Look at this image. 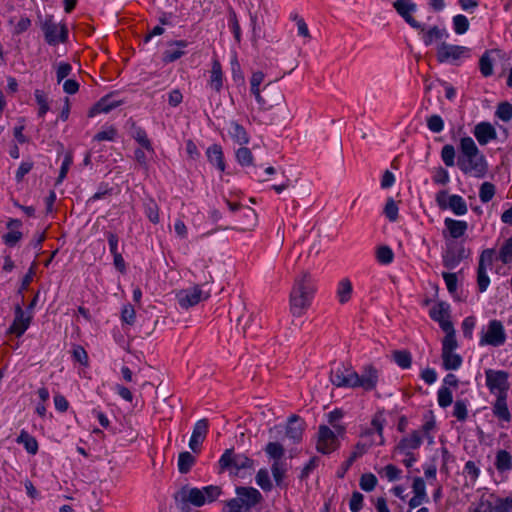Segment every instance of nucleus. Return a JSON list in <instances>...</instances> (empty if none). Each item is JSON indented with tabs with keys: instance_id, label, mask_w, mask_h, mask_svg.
Instances as JSON below:
<instances>
[{
	"instance_id": "nucleus-14",
	"label": "nucleus",
	"mask_w": 512,
	"mask_h": 512,
	"mask_svg": "<svg viewBox=\"0 0 512 512\" xmlns=\"http://www.w3.org/2000/svg\"><path fill=\"white\" fill-rule=\"evenodd\" d=\"M480 512H512V496L501 498L495 494L482 497L478 507Z\"/></svg>"
},
{
	"instance_id": "nucleus-62",
	"label": "nucleus",
	"mask_w": 512,
	"mask_h": 512,
	"mask_svg": "<svg viewBox=\"0 0 512 512\" xmlns=\"http://www.w3.org/2000/svg\"><path fill=\"white\" fill-rule=\"evenodd\" d=\"M384 213L386 215V217L394 222L397 220L398 218V206L396 204V202L392 199V198H389L386 202V205H385V208H384Z\"/></svg>"
},
{
	"instance_id": "nucleus-39",
	"label": "nucleus",
	"mask_w": 512,
	"mask_h": 512,
	"mask_svg": "<svg viewBox=\"0 0 512 512\" xmlns=\"http://www.w3.org/2000/svg\"><path fill=\"white\" fill-rule=\"evenodd\" d=\"M442 358V365L445 370H457L462 365V357L453 352H442L441 353Z\"/></svg>"
},
{
	"instance_id": "nucleus-35",
	"label": "nucleus",
	"mask_w": 512,
	"mask_h": 512,
	"mask_svg": "<svg viewBox=\"0 0 512 512\" xmlns=\"http://www.w3.org/2000/svg\"><path fill=\"white\" fill-rule=\"evenodd\" d=\"M422 32H423L422 39L426 46H430L435 41L442 40V39L448 37V33H447L446 29L439 28L437 26H433V27L429 28L427 31L424 30Z\"/></svg>"
},
{
	"instance_id": "nucleus-41",
	"label": "nucleus",
	"mask_w": 512,
	"mask_h": 512,
	"mask_svg": "<svg viewBox=\"0 0 512 512\" xmlns=\"http://www.w3.org/2000/svg\"><path fill=\"white\" fill-rule=\"evenodd\" d=\"M352 283L349 279L344 278L338 283L337 297L341 304L347 303L352 295Z\"/></svg>"
},
{
	"instance_id": "nucleus-4",
	"label": "nucleus",
	"mask_w": 512,
	"mask_h": 512,
	"mask_svg": "<svg viewBox=\"0 0 512 512\" xmlns=\"http://www.w3.org/2000/svg\"><path fill=\"white\" fill-rule=\"evenodd\" d=\"M263 80L264 74L261 71L254 72L252 74L250 79L251 93L254 95L258 103L259 109L267 111L275 106L280 105L284 100V95L278 89L269 88L268 86H265L263 92H265L266 94H272L274 96L273 101H267V99L264 96H262L260 92V85L263 82Z\"/></svg>"
},
{
	"instance_id": "nucleus-13",
	"label": "nucleus",
	"mask_w": 512,
	"mask_h": 512,
	"mask_svg": "<svg viewBox=\"0 0 512 512\" xmlns=\"http://www.w3.org/2000/svg\"><path fill=\"white\" fill-rule=\"evenodd\" d=\"M439 208L450 209L455 215H465L468 211L467 204L460 195H448L444 190L439 191L435 196Z\"/></svg>"
},
{
	"instance_id": "nucleus-52",
	"label": "nucleus",
	"mask_w": 512,
	"mask_h": 512,
	"mask_svg": "<svg viewBox=\"0 0 512 512\" xmlns=\"http://www.w3.org/2000/svg\"><path fill=\"white\" fill-rule=\"evenodd\" d=\"M455 148L451 144H446L441 150V159L444 164L448 167H452L455 164Z\"/></svg>"
},
{
	"instance_id": "nucleus-42",
	"label": "nucleus",
	"mask_w": 512,
	"mask_h": 512,
	"mask_svg": "<svg viewBox=\"0 0 512 512\" xmlns=\"http://www.w3.org/2000/svg\"><path fill=\"white\" fill-rule=\"evenodd\" d=\"M196 458L188 451L181 452L178 456V470L182 474L188 473L195 464Z\"/></svg>"
},
{
	"instance_id": "nucleus-7",
	"label": "nucleus",
	"mask_w": 512,
	"mask_h": 512,
	"mask_svg": "<svg viewBox=\"0 0 512 512\" xmlns=\"http://www.w3.org/2000/svg\"><path fill=\"white\" fill-rule=\"evenodd\" d=\"M385 424V419L381 413H377L373 416L371 420V425L375 426L378 430L377 433H374V439L371 441H359L353 448L350 456L352 459H358L362 457L367 451L374 445H383L384 437H383V428Z\"/></svg>"
},
{
	"instance_id": "nucleus-30",
	"label": "nucleus",
	"mask_w": 512,
	"mask_h": 512,
	"mask_svg": "<svg viewBox=\"0 0 512 512\" xmlns=\"http://www.w3.org/2000/svg\"><path fill=\"white\" fill-rule=\"evenodd\" d=\"M206 156L208 161L217 167L221 172L225 171V161L222 147L218 144L209 146L206 150Z\"/></svg>"
},
{
	"instance_id": "nucleus-29",
	"label": "nucleus",
	"mask_w": 512,
	"mask_h": 512,
	"mask_svg": "<svg viewBox=\"0 0 512 512\" xmlns=\"http://www.w3.org/2000/svg\"><path fill=\"white\" fill-rule=\"evenodd\" d=\"M169 48L163 53V60L166 63H171L181 58L185 51L183 50L188 46L185 40H176L168 43Z\"/></svg>"
},
{
	"instance_id": "nucleus-31",
	"label": "nucleus",
	"mask_w": 512,
	"mask_h": 512,
	"mask_svg": "<svg viewBox=\"0 0 512 512\" xmlns=\"http://www.w3.org/2000/svg\"><path fill=\"white\" fill-rule=\"evenodd\" d=\"M436 430V420L432 412L427 413L424 416V422L420 429L416 431H421V435L424 439L427 440L428 444L431 445L434 443V432Z\"/></svg>"
},
{
	"instance_id": "nucleus-48",
	"label": "nucleus",
	"mask_w": 512,
	"mask_h": 512,
	"mask_svg": "<svg viewBox=\"0 0 512 512\" xmlns=\"http://www.w3.org/2000/svg\"><path fill=\"white\" fill-rule=\"evenodd\" d=\"M266 454L274 461H280L284 456L285 450L278 442H269L265 447Z\"/></svg>"
},
{
	"instance_id": "nucleus-22",
	"label": "nucleus",
	"mask_w": 512,
	"mask_h": 512,
	"mask_svg": "<svg viewBox=\"0 0 512 512\" xmlns=\"http://www.w3.org/2000/svg\"><path fill=\"white\" fill-rule=\"evenodd\" d=\"M208 428V420L205 418L200 419L195 423L192 435L189 440V447L194 453L200 452L201 445L208 434Z\"/></svg>"
},
{
	"instance_id": "nucleus-63",
	"label": "nucleus",
	"mask_w": 512,
	"mask_h": 512,
	"mask_svg": "<svg viewBox=\"0 0 512 512\" xmlns=\"http://www.w3.org/2000/svg\"><path fill=\"white\" fill-rule=\"evenodd\" d=\"M464 473L472 482H475L480 475V469L474 461H467L464 466Z\"/></svg>"
},
{
	"instance_id": "nucleus-27",
	"label": "nucleus",
	"mask_w": 512,
	"mask_h": 512,
	"mask_svg": "<svg viewBox=\"0 0 512 512\" xmlns=\"http://www.w3.org/2000/svg\"><path fill=\"white\" fill-rule=\"evenodd\" d=\"M305 423L297 415L289 417L286 425V437L293 443H299L302 440Z\"/></svg>"
},
{
	"instance_id": "nucleus-55",
	"label": "nucleus",
	"mask_w": 512,
	"mask_h": 512,
	"mask_svg": "<svg viewBox=\"0 0 512 512\" xmlns=\"http://www.w3.org/2000/svg\"><path fill=\"white\" fill-rule=\"evenodd\" d=\"M376 258L379 263L387 265L394 259V253L388 246H381L377 249Z\"/></svg>"
},
{
	"instance_id": "nucleus-58",
	"label": "nucleus",
	"mask_w": 512,
	"mask_h": 512,
	"mask_svg": "<svg viewBox=\"0 0 512 512\" xmlns=\"http://www.w3.org/2000/svg\"><path fill=\"white\" fill-rule=\"evenodd\" d=\"M479 69L484 77H488L493 74V63L487 53L481 56L479 60Z\"/></svg>"
},
{
	"instance_id": "nucleus-3",
	"label": "nucleus",
	"mask_w": 512,
	"mask_h": 512,
	"mask_svg": "<svg viewBox=\"0 0 512 512\" xmlns=\"http://www.w3.org/2000/svg\"><path fill=\"white\" fill-rule=\"evenodd\" d=\"M221 493V487L217 485H209L203 488L186 485L175 493L174 499L181 504V509H184L188 505L201 507L216 501Z\"/></svg>"
},
{
	"instance_id": "nucleus-18",
	"label": "nucleus",
	"mask_w": 512,
	"mask_h": 512,
	"mask_svg": "<svg viewBox=\"0 0 512 512\" xmlns=\"http://www.w3.org/2000/svg\"><path fill=\"white\" fill-rule=\"evenodd\" d=\"M466 257L465 248L455 241L446 242V250L443 253V265L448 269H454Z\"/></svg>"
},
{
	"instance_id": "nucleus-44",
	"label": "nucleus",
	"mask_w": 512,
	"mask_h": 512,
	"mask_svg": "<svg viewBox=\"0 0 512 512\" xmlns=\"http://www.w3.org/2000/svg\"><path fill=\"white\" fill-rule=\"evenodd\" d=\"M453 30L457 35L465 34L470 27L469 20L465 15L457 14L452 18Z\"/></svg>"
},
{
	"instance_id": "nucleus-64",
	"label": "nucleus",
	"mask_w": 512,
	"mask_h": 512,
	"mask_svg": "<svg viewBox=\"0 0 512 512\" xmlns=\"http://www.w3.org/2000/svg\"><path fill=\"white\" fill-rule=\"evenodd\" d=\"M244 505L238 497L225 502L222 512H243Z\"/></svg>"
},
{
	"instance_id": "nucleus-45",
	"label": "nucleus",
	"mask_w": 512,
	"mask_h": 512,
	"mask_svg": "<svg viewBox=\"0 0 512 512\" xmlns=\"http://www.w3.org/2000/svg\"><path fill=\"white\" fill-rule=\"evenodd\" d=\"M453 416L461 422L468 417V401L465 399L456 400L453 407Z\"/></svg>"
},
{
	"instance_id": "nucleus-46",
	"label": "nucleus",
	"mask_w": 512,
	"mask_h": 512,
	"mask_svg": "<svg viewBox=\"0 0 512 512\" xmlns=\"http://www.w3.org/2000/svg\"><path fill=\"white\" fill-rule=\"evenodd\" d=\"M438 405L441 408H447L453 403V394L449 387L442 386L437 392Z\"/></svg>"
},
{
	"instance_id": "nucleus-12",
	"label": "nucleus",
	"mask_w": 512,
	"mask_h": 512,
	"mask_svg": "<svg viewBox=\"0 0 512 512\" xmlns=\"http://www.w3.org/2000/svg\"><path fill=\"white\" fill-rule=\"evenodd\" d=\"M337 432L327 425H320L318 428L316 449L322 454H330L339 447Z\"/></svg>"
},
{
	"instance_id": "nucleus-34",
	"label": "nucleus",
	"mask_w": 512,
	"mask_h": 512,
	"mask_svg": "<svg viewBox=\"0 0 512 512\" xmlns=\"http://www.w3.org/2000/svg\"><path fill=\"white\" fill-rule=\"evenodd\" d=\"M228 133L240 145H246L249 142V136L245 128L235 121L230 122Z\"/></svg>"
},
{
	"instance_id": "nucleus-17",
	"label": "nucleus",
	"mask_w": 512,
	"mask_h": 512,
	"mask_svg": "<svg viewBox=\"0 0 512 512\" xmlns=\"http://www.w3.org/2000/svg\"><path fill=\"white\" fill-rule=\"evenodd\" d=\"M393 8L412 28L424 31V26L413 17L417 11V4L413 0H394Z\"/></svg>"
},
{
	"instance_id": "nucleus-8",
	"label": "nucleus",
	"mask_w": 512,
	"mask_h": 512,
	"mask_svg": "<svg viewBox=\"0 0 512 512\" xmlns=\"http://www.w3.org/2000/svg\"><path fill=\"white\" fill-rule=\"evenodd\" d=\"M471 50L461 45H453L442 42L437 46L436 57L440 63L458 65L462 59L469 58Z\"/></svg>"
},
{
	"instance_id": "nucleus-50",
	"label": "nucleus",
	"mask_w": 512,
	"mask_h": 512,
	"mask_svg": "<svg viewBox=\"0 0 512 512\" xmlns=\"http://www.w3.org/2000/svg\"><path fill=\"white\" fill-rule=\"evenodd\" d=\"M257 485L264 491H271L273 485L267 469H260L255 477Z\"/></svg>"
},
{
	"instance_id": "nucleus-56",
	"label": "nucleus",
	"mask_w": 512,
	"mask_h": 512,
	"mask_svg": "<svg viewBox=\"0 0 512 512\" xmlns=\"http://www.w3.org/2000/svg\"><path fill=\"white\" fill-rule=\"evenodd\" d=\"M237 162L242 166H248L253 163V155L247 147H241L236 151Z\"/></svg>"
},
{
	"instance_id": "nucleus-59",
	"label": "nucleus",
	"mask_w": 512,
	"mask_h": 512,
	"mask_svg": "<svg viewBox=\"0 0 512 512\" xmlns=\"http://www.w3.org/2000/svg\"><path fill=\"white\" fill-rule=\"evenodd\" d=\"M427 127L433 133H440L444 129V121L439 115H431L427 118Z\"/></svg>"
},
{
	"instance_id": "nucleus-47",
	"label": "nucleus",
	"mask_w": 512,
	"mask_h": 512,
	"mask_svg": "<svg viewBox=\"0 0 512 512\" xmlns=\"http://www.w3.org/2000/svg\"><path fill=\"white\" fill-rule=\"evenodd\" d=\"M393 360L402 369H408L412 363V357L410 352L406 350H398L393 352Z\"/></svg>"
},
{
	"instance_id": "nucleus-26",
	"label": "nucleus",
	"mask_w": 512,
	"mask_h": 512,
	"mask_svg": "<svg viewBox=\"0 0 512 512\" xmlns=\"http://www.w3.org/2000/svg\"><path fill=\"white\" fill-rule=\"evenodd\" d=\"M236 494L246 509L256 506L263 500L262 494L253 487H237Z\"/></svg>"
},
{
	"instance_id": "nucleus-49",
	"label": "nucleus",
	"mask_w": 512,
	"mask_h": 512,
	"mask_svg": "<svg viewBox=\"0 0 512 512\" xmlns=\"http://www.w3.org/2000/svg\"><path fill=\"white\" fill-rule=\"evenodd\" d=\"M496 192L495 185L491 182H483L479 189V198L482 203L492 200Z\"/></svg>"
},
{
	"instance_id": "nucleus-43",
	"label": "nucleus",
	"mask_w": 512,
	"mask_h": 512,
	"mask_svg": "<svg viewBox=\"0 0 512 512\" xmlns=\"http://www.w3.org/2000/svg\"><path fill=\"white\" fill-rule=\"evenodd\" d=\"M343 417V412L339 409H335L328 413L327 420L331 429L335 430L337 434L343 435L345 433V427L340 424V420Z\"/></svg>"
},
{
	"instance_id": "nucleus-60",
	"label": "nucleus",
	"mask_w": 512,
	"mask_h": 512,
	"mask_svg": "<svg viewBox=\"0 0 512 512\" xmlns=\"http://www.w3.org/2000/svg\"><path fill=\"white\" fill-rule=\"evenodd\" d=\"M121 320L128 325H133L135 323L136 312L131 304H126L123 306L121 311Z\"/></svg>"
},
{
	"instance_id": "nucleus-38",
	"label": "nucleus",
	"mask_w": 512,
	"mask_h": 512,
	"mask_svg": "<svg viewBox=\"0 0 512 512\" xmlns=\"http://www.w3.org/2000/svg\"><path fill=\"white\" fill-rule=\"evenodd\" d=\"M376 472L382 479H386L389 482L397 481L402 476V470L394 464L376 468Z\"/></svg>"
},
{
	"instance_id": "nucleus-53",
	"label": "nucleus",
	"mask_w": 512,
	"mask_h": 512,
	"mask_svg": "<svg viewBox=\"0 0 512 512\" xmlns=\"http://www.w3.org/2000/svg\"><path fill=\"white\" fill-rule=\"evenodd\" d=\"M377 482H378V480L374 474L365 473L361 476L359 485L362 490H364L366 492H370L375 489Z\"/></svg>"
},
{
	"instance_id": "nucleus-33",
	"label": "nucleus",
	"mask_w": 512,
	"mask_h": 512,
	"mask_svg": "<svg viewBox=\"0 0 512 512\" xmlns=\"http://www.w3.org/2000/svg\"><path fill=\"white\" fill-rule=\"evenodd\" d=\"M18 444H22L25 450L31 454L35 455L38 452L39 445L36 438L30 435L26 430H21L19 436L16 439Z\"/></svg>"
},
{
	"instance_id": "nucleus-11",
	"label": "nucleus",
	"mask_w": 512,
	"mask_h": 512,
	"mask_svg": "<svg viewBox=\"0 0 512 512\" xmlns=\"http://www.w3.org/2000/svg\"><path fill=\"white\" fill-rule=\"evenodd\" d=\"M379 371L373 365H366L362 368L361 373L356 371L353 374L352 388H361L364 391H372L376 389L379 382Z\"/></svg>"
},
{
	"instance_id": "nucleus-20",
	"label": "nucleus",
	"mask_w": 512,
	"mask_h": 512,
	"mask_svg": "<svg viewBox=\"0 0 512 512\" xmlns=\"http://www.w3.org/2000/svg\"><path fill=\"white\" fill-rule=\"evenodd\" d=\"M423 440L424 438L421 435V431L413 430L400 439L395 447V450L400 454H408L409 452H414L420 448Z\"/></svg>"
},
{
	"instance_id": "nucleus-32",
	"label": "nucleus",
	"mask_w": 512,
	"mask_h": 512,
	"mask_svg": "<svg viewBox=\"0 0 512 512\" xmlns=\"http://www.w3.org/2000/svg\"><path fill=\"white\" fill-rule=\"evenodd\" d=\"M209 86L211 89L219 92L223 87V72L220 62L217 59L212 61L210 71Z\"/></svg>"
},
{
	"instance_id": "nucleus-16",
	"label": "nucleus",
	"mask_w": 512,
	"mask_h": 512,
	"mask_svg": "<svg viewBox=\"0 0 512 512\" xmlns=\"http://www.w3.org/2000/svg\"><path fill=\"white\" fill-rule=\"evenodd\" d=\"M486 385L491 393L502 395L507 394L508 373L502 370L488 369L485 371Z\"/></svg>"
},
{
	"instance_id": "nucleus-10",
	"label": "nucleus",
	"mask_w": 512,
	"mask_h": 512,
	"mask_svg": "<svg viewBox=\"0 0 512 512\" xmlns=\"http://www.w3.org/2000/svg\"><path fill=\"white\" fill-rule=\"evenodd\" d=\"M494 259V249H485L480 254L477 267V287L480 293L485 292L490 285V278L487 274V270L492 267Z\"/></svg>"
},
{
	"instance_id": "nucleus-25",
	"label": "nucleus",
	"mask_w": 512,
	"mask_h": 512,
	"mask_svg": "<svg viewBox=\"0 0 512 512\" xmlns=\"http://www.w3.org/2000/svg\"><path fill=\"white\" fill-rule=\"evenodd\" d=\"M445 230H443V237L448 241V238L458 239L465 235L468 229V223L463 220H455L446 218L444 220Z\"/></svg>"
},
{
	"instance_id": "nucleus-23",
	"label": "nucleus",
	"mask_w": 512,
	"mask_h": 512,
	"mask_svg": "<svg viewBox=\"0 0 512 512\" xmlns=\"http://www.w3.org/2000/svg\"><path fill=\"white\" fill-rule=\"evenodd\" d=\"M472 133L481 146H485L491 141L497 139V131L495 127L487 121H482L476 124Z\"/></svg>"
},
{
	"instance_id": "nucleus-36",
	"label": "nucleus",
	"mask_w": 512,
	"mask_h": 512,
	"mask_svg": "<svg viewBox=\"0 0 512 512\" xmlns=\"http://www.w3.org/2000/svg\"><path fill=\"white\" fill-rule=\"evenodd\" d=\"M507 394L498 395L494 405H493V413L494 415L504 421L510 420V412L506 402Z\"/></svg>"
},
{
	"instance_id": "nucleus-6",
	"label": "nucleus",
	"mask_w": 512,
	"mask_h": 512,
	"mask_svg": "<svg viewBox=\"0 0 512 512\" xmlns=\"http://www.w3.org/2000/svg\"><path fill=\"white\" fill-rule=\"evenodd\" d=\"M506 332L501 321L492 319L488 324L482 327L480 332L479 345L499 347L506 342Z\"/></svg>"
},
{
	"instance_id": "nucleus-54",
	"label": "nucleus",
	"mask_w": 512,
	"mask_h": 512,
	"mask_svg": "<svg viewBox=\"0 0 512 512\" xmlns=\"http://www.w3.org/2000/svg\"><path fill=\"white\" fill-rule=\"evenodd\" d=\"M499 259L504 264L512 262V237L508 238L499 250Z\"/></svg>"
},
{
	"instance_id": "nucleus-28",
	"label": "nucleus",
	"mask_w": 512,
	"mask_h": 512,
	"mask_svg": "<svg viewBox=\"0 0 512 512\" xmlns=\"http://www.w3.org/2000/svg\"><path fill=\"white\" fill-rule=\"evenodd\" d=\"M9 231L2 236L5 245L14 247L22 238V222L19 219L10 218L6 224Z\"/></svg>"
},
{
	"instance_id": "nucleus-51",
	"label": "nucleus",
	"mask_w": 512,
	"mask_h": 512,
	"mask_svg": "<svg viewBox=\"0 0 512 512\" xmlns=\"http://www.w3.org/2000/svg\"><path fill=\"white\" fill-rule=\"evenodd\" d=\"M495 115L503 122H509L512 119V104L509 102L499 103Z\"/></svg>"
},
{
	"instance_id": "nucleus-57",
	"label": "nucleus",
	"mask_w": 512,
	"mask_h": 512,
	"mask_svg": "<svg viewBox=\"0 0 512 512\" xmlns=\"http://www.w3.org/2000/svg\"><path fill=\"white\" fill-rule=\"evenodd\" d=\"M273 478L277 485H280L285 477L286 468L281 461H274L271 466Z\"/></svg>"
},
{
	"instance_id": "nucleus-2",
	"label": "nucleus",
	"mask_w": 512,
	"mask_h": 512,
	"mask_svg": "<svg viewBox=\"0 0 512 512\" xmlns=\"http://www.w3.org/2000/svg\"><path fill=\"white\" fill-rule=\"evenodd\" d=\"M316 292L317 283L314 277L307 271L298 274L289 295L291 314L295 317L304 315L310 308Z\"/></svg>"
},
{
	"instance_id": "nucleus-9",
	"label": "nucleus",
	"mask_w": 512,
	"mask_h": 512,
	"mask_svg": "<svg viewBox=\"0 0 512 512\" xmlns=\"http://www.w3.org/2000/svg\"><path fill=\"white\" fill-rule=\"evenodd\" d=\"M41 29L44 33L45 41L56 46L66 42L68 38V30L64 24L57 23L52 16L46 17L41 23Z\"/></svg>"
},
{
	"instance_id": "nucleus-24",
	"label": "nucleus",
	"mask_w": 512,
	"mask_h": 512,
	"mask_svg": "<svg viewBox=\"0 0 512 512\" xmlns=\"http://www.w3.org/2000/svg\"><path fill=\"white\" fill-rule=\"evenodd\" d=\"M122 103L123 101L117 99L115 94L105 95L89 109L88 117L92 118L101 113H109Z\"/></svg>"
},
{
	"instance_id": "nucleus-61",
	"label": "nucleus",
	"mask_w": 512,
	"mask_h": 512,
	"mask_svg": "<svg viewBox=\"0 0 512 512\" xmlns=\"http://www.w3.org/2000/svg\"><path fill=\"white\" fill-rule=\"evenodd\" d=\"M412 492L414 496H421L428 498L427 492H426V485L425 481L421 477H415L413 479L412 483Z\"/></svg>"
},
{
	"instance_id": "nucleus-40",
	"label": "nucleus",
	"mask_w": 512,
	"mask_h": 512,
	"mask_svg": "<svg viewBox=\"0 0 512 512\" xmlns=\"http://www.w3.org/2000/svg\"><path fill=\"white\" fill-rule=\"evenodd\" d=\"M496 469L500 472L509 471L512 469V456L506 450H499L496 454L495 460Z\"/></svg>"
},
{
	"instance_id": "nucleus-21",
	"label": "nucleus",
	"mask_w": 512,
	"mask_h": 512,
	"mask_svg": "<svg viewBox=\"0 0 512 512\" xmlns=\"http://www.w3.org/2000/svg\"><path fill=\"white\" fill-rule=\"evenodd\" d=\"M15 317L11 324V326L8 328L7 333L8 334H14L17 337H21L26 330L29 328L32 316L26 315V313L23 311L20 305H17L15 307Z\"/></svg>"
},
{
	"instance_id": "nucleus-5",
	"label": "nucleus",
	"mask_w": 512,
	"mask_h": 512,
	"mask_svg": "<svg viewBox=\"0 0 512 512\" xmlns=\"http://www.w3.org/2000/svg\"><path fill=\"white\" fill-rule=\"evenodd\" d=\"M221 470L238 474L241 470L253 469L254 461L245 454H236L233 449H226L219 461Z\"/></svg>"
},
{
	"instance_id": "nucleus-1",
	"label": "nucleus",
	"mask_w": 512,
	"mask_h": 512,
	"mask_svg": "<svg viewBox=\"0 0 512 512\" xmlns=\"http://www.w3.org/2000/svg\"><path fill=\"white\" fill-rule=\"evenodd\" d=\"M458 168L466 175L483 178L488 172V162L485 155L470 136L461 137L458 145Z\"/></svg>"
},
{
	"instance_id": "nucleus-19",
	"label": "nucleus",
	"mask_w": 512,
	"mask_h": 512,
	"mask_svg": "<svg viewBox=\"0 0 512 512\" xmlns=\"http://www.w3.org/2000/svg\"><path fill=\"white\" fill-rule=\"evenodd\" d=\"M355 370L344 363H339L330 371V381L336 387L352 388Z\"/></svg>"
},
{
	"instance_id": "nucleus-15",
	"label": "nucleus",
	"mask_w": 512,
	"mask_h": 512,
	"mask_svg": "<svg viewBox=\"0 0 512 512\" xmlns=\"http://www.w3.org/2000/svg\"><path fill=\"white\" fill-rule=\"evenodd\" d=\"M210 297V291H204L199 285L191 288L181 290L177 294V300L182 308H190L197 305L199 302L206 300Z\"/></svg>"
},
{
	"instance_id": "nucleus-37",
	"label": "nucleus",
	"mask_w": 512,
	"mask_h": 512,
	"mask_svg": "<svg viewBox=\"0 0 512 512\" xmlns=\"http://www.w3.org/2000/svg\"><path fill=\"white\" fill-rule=\"evenodd\" d=\"M132 137L150 155L154 154V148L152 147L151 141L149 140L144 129L139 126H133Z\"/></svg>"
}]
</instances>
